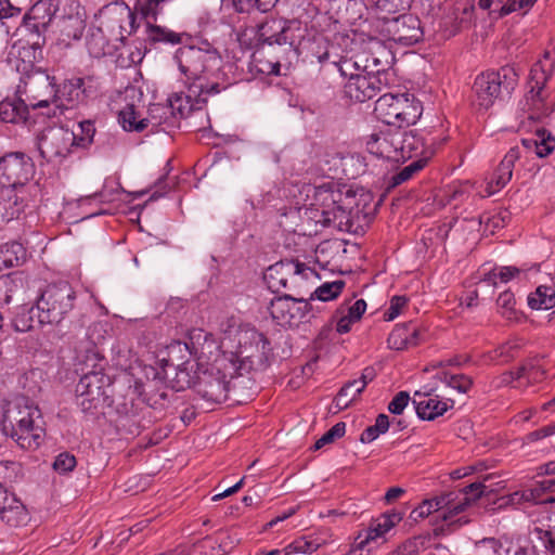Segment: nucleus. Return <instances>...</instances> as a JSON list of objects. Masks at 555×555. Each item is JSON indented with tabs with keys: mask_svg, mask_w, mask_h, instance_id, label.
Here are the masks:
<instances>
[{
	"mask_svg": "<svg viewBox=\"0 0 555 555\" xmlns=\"http://www.w3.org/2000/svg\"><path fill=\"white\" fill-rule=\"evenodd\" d=\"M175 60L180 72L192 81L189 92L202 102L227 89L228 86L220 82L222 59L216 50L185 46L177 50Z\"/></svg>",
	"mask_w": 555,
	"mask_h": 555,
	"instance_id": "nucleus-1",
	"label": "nucleus"
},
{
	"mask_svg": "<svg viewBox=\"0 0 555 555\" xmlns=\"http://www.w3.org/2000/svg\"><path fill=\"white\" fill-rule=\"evenodd\" d=\"M76 369L81 377L76 386L77 403L85 413H94L111 404L107 392L111 387L109 377L102 372L103 357L94 348L87 349L85 359L78 357Z\"/></svg>",
	"mask_w": 555,
	"mask_h": 555,
	"instance_id": "nucleus-2",
	"label": "nucleus"
},
{
	"mask_svg": "<svg viewBox=\"0 0 555 555\" xmlns=\"http://www.w3.org/2000/svg\"><path fill=\"white\" fill-rule=\"evenodd\" d=\"M8 438L24 450H36L43 442L46 429L41 411L28 403L12 402L2 413Z\"/></svg>",
	"mask_w": 555,
	"mask_h": 555,
	"instance_id": "nucleus-3",
	"label": "nucleus"
},
{
	"mask_svg": "<svg viewBox=\"0 0 555 555\" xmlns=\"http://www.w3.org/2000/svg\"><path fill=\"white\" fill-rule=\"evenodd\" d=\"M233 360L235 357L232 352H222L206 370L194 372L189 388L193 387L196 393L208 402L227 401L230 390L229 379L238 376Z\"/></svg>",
	"mask_w": 555,
	"mask_h": 555,
	"instance_id": "nucleus-4",
	"label": "nucleus"
},
{
	"mask_svg": "<svg viewBox=\"0 0 555 555\" xmlns=\"http://www.w3.org/2000/svg\"><path fill=\"white\" fill-rule=\"evenodd\" d=\"M196 358L198 361L204 359V352L194 347V344L175 340L166 348V357L159 358L160 372L157 376L164 379L172 380V386L177 390H183L192 384L191 359Z\"/></svg>",
	"mask_w": 555,
	"mask_h": 555,
	"instance_id": "nucleus-5",
	"label": "nucleus"
},
{
	"mask_svg": "<svg viewBox=\"0 0 555 555\" xmlns=\"http://www.w3.org/2000/svg\"><path fill=\"white\" fill-rule=\"evenodd\" d=\"M518 77L511 65L479 74L473 86L476 104L479 108L488 109L496 100L508 98L518 85Z\"/></svg>",
	"mask_w": 555,
	"mask_h": 555,
	"instance_id": "nucleus-6",
	"label": "nucleus"
},
{
	"mask_svg": "<svg viewBox=\"0 0 555 555\" xmlns=\"http://www.w3.org/2000/svg\"><path fill=\"white\" fill-rule=\"evenodd\" d=\"M374 113L386 126L403 128L414 125L423 113L422 103L410 93H385L375 103Z\"/></svg>",
	"mask_w": 555,
	"mask_h": 555,
	"instance_id": "nucleus-7",
	"label": "nucleus"
},
{
	"mask_svg": "<svg viewBox=\"0 0 555 555\" xmlns=\"http://www.w3.org/2000/svg\"><path fill=\"white\" fill-rule=\"evenodd\" d=\"M76 292L68 282L50 284L37 299L41 322L59 324L75 306Z\"/></svg>",
	"mask_w": 555,
	"mask_h": 555,
	"instance_id": "nucleus-8",
	"label": "nucleus"
},
{
	"mask_svg": "<svg viewBox=\"0 0 555 555\" xmlns=\"http://www.w3.org/2000/svg\"><path fill=\"white\" fill-rule=\"evenodd\" d=\"M95 21L101 29L114 39L126 43L127 38L137 29L135 13L122 0L103 5L95 14Z\"/></svg>",
	"mask_w": 555,
	"mask_h": 555,
	"instance_id": "nucleus-9",
	"label": "nucleus"
},
{
	"mask_svg": "<svg viewBox=\"0 0 555 555\" xmlns=\"http://www.w3.org/2000/svg\"><path fill=\"white\" fill-rule=\"evenodd\" d=\"M61 0H38L24 15L21 30L30 48L41 50L47 29L60 9Z\"/></svg>",
	"mask_w": 555,
	"mask_h": 555,
	"instance_id": "nucleus-10",
	"label": "nucleus"
},
{
	"mask_svg": "<svg viewBox=\"0 0 555 555\" xmlns=\"http://www.w3.org/2000/svg\"><path fill=\"white\" fill-rule=\"evenodd\" d=\"M235 360L236 374L243 376L251 371H262L269 365L272 354L270 340L260 332H253L249 341L241 345L238 352H232Z\"/></svg>",
	"mask_w": 555,
	"mask_h": 555,
	"instance_id": "nucleus-11",
	"label": "nucleus"
},
{
	"mask_svg": "<svg viewBox=\"0 0 555 555\" xmlns=\"http://www.w3.org/2000/svg\"><path fill=\"white\" fill-rule=\"evenodd\" d=\"M25 101L31 109L48 108L44 113L47 117L55 116V109L51 112L49 108L55 104V77L51 76L47 70L37 68L27 74L24 79Z\"/></svg>",
	"mask_w": 555,
	"mask_h": 555,
	"instance_id": "nucleus-12",
	"label": "nucleus"
},
{
	"mask_svg": "<svg viewBox=\"0 0 555 555\" xmlns=\"http://www.w3.org/2000/svg\"><path fill=\"white\" fill-rule=\"evenodd\" d=\"M100 93V81L94 76L66 78L62 83L55 82V106L59 108L64 103L70 107L87 104Z\"/></svg>",
	"mask_w": 555,
	"mask_h": 555,
	"instance_id": "nucleus-13",
	"label": "nucleus"
},
{
	"mask_svg": "<svg viewBox=\"0 0 555 555\" xmlns=\"http://www.w3.org/2000/svg\"><path fill=\"white\" fill-rule=\"evenodd\" d=\"M76 135L62 127L44 129L37 138V149L40 156L48 163H61L75 146Z\"/></svg>",
	"mask_w": 555,
	"mask_h": 555,
	"instance_id": "nucleus-14",
	"label": "nucleus"
},
{
	"mask_svg": "<svg viewBox=\"0 0 555 555\" xmlns=\"http://www.w3.org/2000/svg\"><path fill=\"white\" fill-rule=\"evenodd\" d=\"M36 167L23 152H10L0 157V188H16L33 179Z\"/></svg>",
	"mask_w": 555,
	"mask_h": 555,
	"instance_id": "nucleus-15",
	"label": "nucleus"
},
{
	"mask_svg": "<svg viewBox=\"0 0 555 555\" xmlns=\"http://www.w3.org/2000/svg\"><path fill=\"white\" fill-rule=\"evenodd\" d=\"M311 309L308 300L284 294L271 299L268 310L276 324L297 327L304 322Z\"/></svg>",
	"mask_w": 555,
	"mask_h": 555,
	"instance_id": "nucleus-16",
	"label": "nucleus"
},
{
	"mask_svg": "<svg viewBox=\"0 0 555 555\" xmlns=\"http://www.w3.org/2000/svg\"><path fill=\"white\" fill-rule=\"evenodd\" d=\"M383 33L393 42L412 46L417 43L424 35L421 21L413 14H399L398 16H380Z\"/></svg>",
	"mask_w": 555,
	"mask_h": 555,
	"instance_id": "nucleus-17",
	"label": "nucleus"
},
{
	"mask_svg": "<svg viewBox=\"0 0 555 555\" xmlns=\"http://www.w3.org/2000/svg\"><path fill=\"white\" fill-rule=\"evenodd\" d=\"M307 272H315L298 260H281L270 266L263 274V281L272 293L289 289V283L294 284L297 276L308 278Z\"/></svg>",
	"mask_w": 555,
	"mask_h": 555,
	"instance_id": "nucleus-18",
	"label": "nucleus"
},
{
	"mask_svg": "<svg viewBox=\"0 0 555 555\" xmlns=\"http://www.w3.org/2000/svg\"><path fill=\"white\" fill-rule=\"evenodd\" d=\"M555 68V60L551 57V52L545 51L543 59L539 60L530 70V79L528 81L529 94L533 105L539 108L545 105V101L551 94L546 83L553 77Z\"/></svg>",
	"mask_w": 555,
	"mask_h": 555,
	"instance_id": "nucleus-19",
	"label": "nucleus"
},
{
	"mask_svg": "<svg viewBox=\"0 0 555 555\" xmlns=\"http://www.w3.org/2000/svg\"><path fill=\"white\" fill-rule=\"evenodd\" d=\"M289 30V25L281 20L266 21L258 28V41L268 46L269 53H273L275 50L287 55H295L296 50L288 36Z\"/></svg>",
	"mask_w": 555,
	"mask_h": 555,
	"instance_id": "nucleus-20",
	"label": "nucleus"
},
{
	"mask_svg": "<svg viewBox=\"0 0 555 555\" xmlns=\"http://www.w3.org/2000/svg\"><path fill=\"white\" fill-rule=\"evenodd\" d=\"M387 85V79L364 73L346 81L344 94L351 101L363 103L376 96Z\"/></svg>",
	"mask_w": 555,
	"mask_h": 555,
	"instance_id": "nucleus-21",
	"label": "nucleus"
},
{
	"mask_svg": "<svg viewBox=\"0 0 555 555\" xmlns=\"http://www.w3.org/2000/svg\"><path fill=\"white\" fill-rule=\"evenodd\" d=\"M401 128L387 126L372 133L366 141L367 151L377 157L397 163Z\"/></svg>",
	"mask_w": 555,
	"mask_h": 555,
	"instance_id": "nucleus-22",
	"label": "nucleus"
},
{
	"mask_svg": "<svg viewBox=\"0 0 555 555\" xmlns=\"http://www.w3.org/2000/svg\"><path fill=\"white\" fill-rule=\"evenodd\" d=\"M464 504L465 502L454 503V492H448L423 501L422 504L412 511L411 516L414 520H417L426 518L434 512H438V517L449 520L464 511Z\"/></svg>",
	"mask_w": 555,
	"mask_h": 555,
	"instance_id": "nucleus-23",
	"label": "nucleus"
},
{
	"mask_svg": "<svg viewBox=\"0 0 555 555\" xmlns=\"http://www.w3.org/2000/svg\"><path fill=\"white\" fill-rule=\"evenodd\" d=\"M334 46L330 44L328 40L324 36L317 35L313 37L302 38L299 46L295 48L296 54L293 55V57L301 55L304 62L325 65L331 63L335 56L332 52Z\"/></svg>",
	"mask_w": 555,
	"mask_h": 555,
	"instance_id": "nucleus-24",
	"label": "nucleus"
},
{
	"mask_svg": "<svg viewBox=\"0 0 555 555\" xmlns=\"http://www.w3.org/2000/svg\"><path fill=\"white\" fill-rule=\"evenodd\" d=\"M434 391L435 388H428L426 391L417 390L413 395L412 403L417 416L423 421H433L454 405L452 399L442 401L438 396L433 397Z\"/></svg>",
	"mask_w": 555,
	"mask_h": 555,
	"instance_id": "nucleus-25",
	"label": "nucleus"
},
{
	"mask_svg": "<svg viewBox=\"0 0 555 555\" xmlns=\"http://www.w3.org/2000/svg\"><path fill=\"white\" fill-rule=\"evenodd\" d=\"M434 153V149L422 133L415 130L401 129L397 163H404L423 156H428V159H430Z\"/></svg>",
	"mask_w": 555,
	"mask_h": 555,
	"instance_id": "nucleus-26",
	"label": "nucleus"
},
{
	"mask_svg": "<svg viewBox=\"0 0 555 555\" xmlns=\"http://www.w3.org/2000/svg\"><path fill=\"white\" fill-rule=\"evenodd\" d=\"M363 70L371 75H378L387 79V70L392 66L395 56L391 50L385 47L379 40H371L370 53H362Z\"/></svg>",
	"mask_w": 555,
	"mask_h": 555,
	"instance_id": "nucleus-27",
	"label": "nucleus"
},
{
	"mask_svg": "<svg viewBox=\"0 0 555 555\" xmlns=\"http://www.w3.org/2000/svg\"><path fill=\"white\" fill-rule=\"evenodd\" d=\"M514 502H531L537 505L555 503V478L535 481L530 488L516 491L512 494Z\"/></svg>",
	"mask_w": 555,
	"mask_h": 555,
	"instance_id": "nucleus-28",
	"label": "nucleus"
},
{
	"mask_svg": "<svg viewBox=\"0 0 555 555\" xmlns=\"http://www.w3.org/2000/svg\"><path fill=\"white\" fill-rule=\"evenodd\" d=\"M424 339V332L414 323L397 324L388 336V346L393 350L415 347Z\"/></svg>",
	"mask_w": 555,
	"mask_h": 555,
	"instance_id": "nucleus-29",
	"label": "nucleus"
},
{
	"mask_svg": "<svg viewBox=\"0 0 555 555\" xmlns=\"http://www.w3.org/2000/svg\"><path fill=\"white\" fill-rule=\"evenodd\" d=\"M519 157L520 152L518 147L508 150L487 183L486 191L488 195L495 194L511 181L514 165Z\"/></svg>",
	"mask_w": 555,
	"mask_h": 555,
	"instance_id": "nucleus-30",
	"label": "nucleus"
},
{
	"mask_svg": "<svg viewBox=\"0 0 555 555\" xmlns=\"http://www.w3.org/2000/svg\"><path fill=\"white\" fill-rule=\"evenodd\" d=\"M59 42L65 47L70 46L73 40H80L86 29V21L79 14L63 16L57 24Z\"/></svg>",
	"mask_w": 555,
	"mask_h": 555,
	"instance_id": "nucleus-31",
	"label": "nucleus"
},
{
	"mask_svg": "<svg viewBox=\"0 0 555 555\" xmlns=\"http://www.w3.org/2000/svg\"><path fill=\"white\" fill-rule=\"evenodd\" d=\"M12 324L15 331L26 333L33 331L36 326L47 325L41 322V311L38 309V302L35 306L23 305L15 313Z\"/></svg>",
	"mask_w": 555,
	"mask_h": 555,
	"instance_id": "nucleus-32",
	"label": "nucleus"
},
{
	"mask_svg": "<svg viewBox=\"0 0 555 555\" xmlns=\"http://www.w3.org/2000/svg\"><path fill=\"white\" fill-rule=\"evenodd\" d=\"M521 143L526 149L532 150L538 157L543 158L554 151L555 137L550 130L541 127L535 129L532 138L522 139Z\"/></svg>",
	"mask_w": 555,
	"mask_h": 555,
	"instance_id": "nucleus-33",
	"label": "nucleus"
},
{
	"mask_svg": "<svg viewBox=\"0 0 555 555\" xmlns=\"http://www.w3.org/2000/svg\"><path fill=\"white\" fill-rule=\"evenodd\" d=\"M401 520V515L399 513H385L378 518L374 519L366 532V535L363 540L358 543L360 548H363L365 544L370 541L375 540L377 538H382L385 533H387L391 528H393Z\"/></svg>",
	"mask_w": 555,
	"mask_h": 555,
	"instance_id": "nucleus-34",
	"label": "nucleus"
},
{
	"mask_svg": "<svg viewBox=\"0 0 555 555\" xmlns=\"http://www.w3.org/2000/svg\"><path fill=\"white\" fill-rule=\"evenodd\" d=\"M496 555H534V546L527 539L506 534L494 541Z\"/></svg>",
	"mask_w": 555,
	"mask_h": 555,
	"instance_id": "nucleus-35",
	"label": "nucleus"
},
{
	"mask_svg": "<svg viewBox=\"0 0 555 555\" xmlns=\"http://www.w3.org/2000/svg\"><path fill=\"white\" fill-rule=\"evenodd\" d=\"M29 105L25 100L18 101H2L0 103V119L3 122L26 124L29 119Z\"/></svg>",
	"mask_w": 555,
	"mask_h": 555,
	"instance_id": "nucleus-36",
	"label": "nucleus"
},
{
	"mask_svg": "<svg viewBox=\"0 0 555 555\" xmlns=\"http://www.w3.org/2000/svg\"><path fill=\"white\" fill-rule=\"evenodd\" d=\"M374 378V372L372 369H365L358 379H353L344 385L338 391L335 403L339 409H346L350 405V400H345V397L349 395V390H352V397L357 398L366 387L367 383Z\"/></svg>",
	"mask_w": 555,
	"mask_h": 555,
	"instance_id": "nucleus-37",
	"label": "nucleus"
},
{
	"mask_svg": "<svg viewBox=\"0 0 555 555\" xmlns=\"http://www.w3.org/2000/svg\"><path fill=\"white\" fill-rule=\"evenodd\" d=\"M552 525V513L547 509L540 512V516L535 520L533 533L541 541L542 546L551 554L555 553V538Z\"/></svg>",
	"mask_w": 555,
	"mask_h": 555,
	"instance_id": "nucleus-38",
	"label": "nucleus"
},
{
	"mask_svg": "<svg viewBox=\"0 0 555 555\" xmlns=\"http://www.w3.org/2000/svg\"><path fill=\"white\" fill-rule=\"evenodd\" d=\"M114 40L107 35L106 30L101 29V26H98L90 30L87 36V48L89 54L93 57H101L111 53L109 51V42Z\"/></svg>",
	"mask_w": 555,
	"mask_h": 555,
	"instance_id": "nucleus-39",
	"label": "nucleus"
},
{
	"mask_svg": "<svg viewBox=\"0 0 555 555\" xmlns=\"http://www.w3.org/2000/svg\"><path fill=\"white\" fill-rule=\"evenodd\" d=\"M266 53L268 56H271V59H256V67L261 74L278 76L280 75L282 65L292 64L293 55H287L275 50L273 53H269V50Z\"/></svg>",
	"mask_w": 555,
	"mask_h": 555,
	"instance_id": "nucleus-40",
	"label": "nucleus"
},
{
	"mask_svg": "<svg viewBox=\"0 0 555 555\" xmlns=\"http://www.w3.org/2000/svg\"><path fill=\"white\" fill-rule=\"evenodd\" d=\"M26 257V248L22 243L10 242L0 246V259L7 268L21 266L25 262Z\"/></svg>",
	"mask_w": 555,
	"mask_h": 555,
	"instance_id": "nucleus-41",
	"label": "nucleus"
},
{
	"mask_svg": "<svg viewBox=\"0 0 555 555\" xmlns=\"http://www.w3.org/2000/svg\"><path fill=\"white\" fill-rule=\"evenodd\" d=\"M0 518L14 528L26 525L29 520L26 507L17 499H11V504L0 514Z\"/></svg>",
	"mask_w": 555,
	"mask_h": 555,
	"instance_id": "nucleus-42",
	"label": "nucleus"
},
{
	"mask_svg": "<svg viewBox=\"0 0 555 555\" xmlns=\"http://www.w3.org/2000/svg\"><path fill=\"white\" fill-rule=\"evenodd\" d=\"M528 306L534 310H550L555 307V289L540 285L528 296Z\"/></svg>",
	"mask_w": 555,
	"mask_h": 555,
	"instance_id": "nucleus-43",
	"label": "nucleus"
},
{
	"mask_svg": "<svg viewBox=\"0 0 555 555\" xmlns=\"http://www.w3.org/2000/svg\"><path fill=\"white\" fill-rule=\"evenodd\" d=\"M335 67H337L338 72L344 78L347 80H351V77L359 76L364 74L363 70V55L358 54L354 60L352 59H340L337 53H335L334 59L331 61Z\"/></svg>",
	"mask_w": 555,
	"mask_h": 555,
	"instance_id": "nucleus-44",
	"label": "nucleus"
},
{
	"mask_svg": "<svg viewBox=\"0 0 555 555\" xmlns=\"http://www.w3.org/2000/svg\"><path fill=\"white\" fill-rule=\"evenodd\" d=\"M323 217L322 223L326 227H334L343 230L344 227H348L350 222V211H348L339 203L333 208H325L321 210Z\"/></svg>",
	"mask_w": 555,
	"mask_h": 555,
	"instance_id": "nucleus-45",
	"label": "nucleus"
},
{
	"mask_svg": "<svg viewBox=\"0 0 555 555\" xmlns=\"http://www.w3.org/2000/svg\"><path fill=\"white\" fill-rule=\"evenodd\" d=\"M519 344L516 340H508L498 348L487 352L483 357L491 363L500 364L514 359L518 352Z\"/></svg>",
	"mask_w": 555,
	"mask_h": 555,
	"instance_id": "nucleus-46",
	"label": "nucleus"
},
{
	"mask_svg": "<svg viewBox=\"0 0 555 555\" xmlns=\"http://www.w3.org/2000/svg\"><path fill=\"white\" fill-rule=\"evenodd\" d=\"M146 38L152 43L163 42L179 44L181 43L182 34L172 31L166 27L149 24L146 25Z\"/></svg>",
	"mask_w": 555,
	"mask_h": 555,
	"instance_id": "nucleus-47",
	"label": "nucleus"
},
{
	"mask_svg": "<svg viewBox=\"0 0 555 555\" xmlns=\"http://www.w3.org/2000/svg\"><path fill=\"white\" fill-rule=\"evenodd\" d=\"M428 156H423L421 158L412 159V162L400 169L397 173H395L390 181L389 185L395 188L398 186L408 180H410L415 173L420 172L428 163Z\"/></svg>",
	"mask_w": 555,
	"mask_h": 555,
	"instance_id": "nucleus-48",
	"label": "nucleus"
},
{
	"mask_svg": "<svg viewBox=\"0 0 555 555\" xmlns=\"http://www.w3.org/2000/svg\"><path fill=\"white\" fill-rule=\"evenodd\" d=\"M137 118L138 116L134 109V105L127 104L126 107L119 112L118 120L126 131L141 132L147 127L149 119L142 118L137 120Z\"/></svg>",
	"mask_w": 555,
	"mask_h": 555,
	"instance_id": "nucleus-49",
	"label": "nucleus"
},
{
	"mask_svg": "<svg viewBox=\"0 0 555 555\" xmlns=\"http://www.w3.org/2000/svg\"><path fill=\"white\" fill-rule=\"evenodd\" d=\"M435 378L446 384L448 387L457 390L461 393H466L473 386L472 377L465 374H450L448 372H438Z\"/></svg>",
	"mask_w": 555,
	"mask_h": 555,
	"instance_id": "nucleus-50",
	"label": "nucleus"
},
{
	"mask_svg": "<svg viewBox=\"0 0 555 555\" xmlns=\"http://www.w3.org/2000/svg\"><path fill=\"white\" fill-rule=\"evenodd\" d=\"M341 197L343 193L330 183L315 188L314 198L322 209L333 208L340 203Z\"/></svg>",
	"mask_w": 555,
	"mask_h": 555,
	"instance_id": "nucleus-51",
	"label": "nucleus"
},
{
	"mask_svg": "<svg viewBox=\"0 0 555 555\" xmlns=\"http://www.w3.org/2000/svg\"><path fill=\"white\" fill-rule=\"evenodd\" d=\"M346 286V282L344 280H336L333 282H325L321 284L315 291L310 295L309 300L318 299L320 301H330L337 298Z\"/></svg>",
	"mask_w": 555,
	"mask_h": 555,
	"instance_id": "nucleus-52",
	"label": "nucleus"
},
{
	"mask_svg": "<svg viewBox=\"0 0 555 555\" xmlns=\"http://www.w3.org/2000/svg\"><path fill=\"white\" fill-rule=\"evenodd\" d=\"M389 428V417L388 415L382 413L378 414L375 421V424L366 427L361 436L360 441L362 443H371L375 439L378 438L379 435L387 433Z\"/></svg>",
	"mask_w": 555,
	"mask_h": 555,
	"instance_id": "nucleus-53",
	"label": "nucleus"
},
{
	"mask_svg": "<svg viewBox=\"0 0 555 555\" xmlns=\"http://www.w3.org/2000/svg\"><path fill=\"white\" fill-rule=\"evenodd\" d=\"M522 272L521 269L514 266L501 267L498 270H491L485 274L482 282L489 285H496V281L507 283Z\"/></svg>",
	"mask_w": 555,
	"mask_h": 555,
	"instance_id": "nucleus-54",
	"label": "nucleus"
},
{
	"mask_svg": "<svg viewBox=\"0 0 555 555\" xmlns=\"http://www.w3.org/2000/svg\"><path fill=\"white\" fill-rule=\"evenodd\" d=\"M191 95H184L183 93H175L169 98V108L173 116L185 118L193 108L190 102Z\"/></svg>",
	"mask_w": 555,
	"mask_h": 555,
	"instance_id": "nucleus-55",
	"label": "nucleus"
},
{
	"mask_svg": "<svg viewBox=\"0 0 555 555\" xmlns=\"http://www.w3.org/2000/svg\"><path fill=\"white\" fill-rule=\"evenodd\" d=\"M412 0H377L376 9L380 16H389L410 9Z\"/></svg>",
	"mask_w": 555,
	"mask_h": 555,
	"instance_id": "nucleus-56",
	"label": "nucleus"
},
{
	"mask_svg": "<svg viewBox=\"0 0 555 555\" xmlns=\"http://www.w3.org/2000/svg\"><path fill=\"white\" fill-rule=\"evenodd\" d=\"M95 133L94 124L91 120L80 121L78 125V131L74 132L76 135L75 146L88 147L93 142Z\"/></svg>",
	"mask_w": 555,
	"mask_h": 555,
	"instance_id": "nucleus-57",
	"label": "nucleus"
},
{
	"mask_svg": "<svg viewBox=\"0 0 555 555\" xmlns=\"http://www.w3.org/2000/svg\"><path fill=\"white\" fill-rule=\"evenodd\" d=\"M545 371L541 365L529 362L517 369V378L519 384L526 379L527 383L540 382L544 377Z\"/></svg>",
	"mask_w": 555,
	"mask_h": 555,
	"instance_id": "nucleus-58",
	"label": "nucleus"
},
{
	"mask_svg": "<svg viewBox=\"0 0 555 555\" xmlns=\"http://www.w3.org/2000/svg\"><path fill=\"white\" fill-rule=\"evenodd\" d=\"M346 433V424L344 422L336 423L330 428L321 438H319L314 446V450H320L324 446L334 442L336 439L341 438Z\"/></svg>",
	"mask_w": 555,
	"mask_h": 555,
	"instance_id": "nucleus-59",
	"label": "nucleus"
},
{
	"mask_svg": "<svg viewBox=\"0 0 555 555\" xmlns=\"http://www.w3.org/2000/svg\"><path fill=\"white\" fill-rule=\"evenodd\" d=\"M486 489L482 482H473L462 489V498L456 501V494L454 493V503L465 502L464 509L468 506L472 501L479 499Z\"/></svg>",
	"mask_w": 555,
	"mask_h": 555,
	"instance_id": "nucleus-60",
	"label": "nucleus"
},
{
	"mask_svg": "<svg viewBox=\"0 0 555 555\" xmlns=\"http://www.w3.org/2000/svg\"><path fill=\"white\" fill-rule=\"evenodd\" d=\"M319 546L320 544L314 541L307 540L306 538H299L288 544L284 551L286 555L295 553L312 554L319 548Z\"/></svg>",
	"mask_w": 555,
	"mask_h": 555,
	"instance_id": "nucleus-61",
	"label": "nucleus"
},
{
	"mask_svg": "<svg viewBox=\"0 0 555 555\" xmlns=\"http://www.w3.org/2000/svg\"><path fill=\"white\" fill-rule=\"evenodd\" d=\"M18 291L20 287L13 280L10 278H0V305H10Z\"/></svg>",
	"mask_w": 555,
	"mask_h": 555,
	"instance_id": "nucleus-62",
	"label": "nucleus"
},
{
	"mask_svg": "<svg viewBox=\"0 0 555 555\" xmlns=\"http://www.w3.org/2000/svg\"><path fill=\"white\" fill-rule=\"evenodd\" d=\"M77 465L76 457L69 452L60 453L53 463V468L60 474L72 472Z\"/></svg>",
	"mask_w": 555,
	"mask_h": 555,
	"instance_id": "nucleus-63",
	"label": "nucleus"
},
{
	"mask_svg": "<svg viewBox=\"0 0 555 555\" xmlns=\"http://www.w3.org/2000/svg\"><path fill=\"white\" fill-rule=\"evenodd\" d=\"M498 307L502 309V314L511 318L514 313V306L516 304L515 296L512 292L505 291L501 293L496 299Z\"/></svg>",
	"mask_w": 555,
	"mask_h": 555,
	"instance_id": "nucleus-64",
	"label": "nucleus"
}]
</instances>
